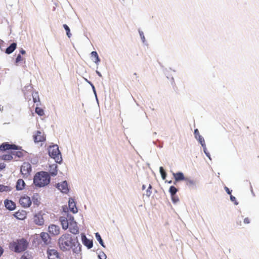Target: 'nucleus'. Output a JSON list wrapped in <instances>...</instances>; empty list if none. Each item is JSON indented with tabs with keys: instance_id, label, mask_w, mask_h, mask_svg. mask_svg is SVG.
Returning <instances> with one entry per match:
<instances>
[{
	"instance_id": "1",
	"label": "nucleus",
	"mask_w": 259,
	"mask_h": 259,
	"mask_svg": "<svg viewBox=\"0 0 259 259\" xmlns=\"http://www.w3.org/2000/svg\"><path fill=\"white\" fill-rule=\"evenodd\" d=\"M79 244L77 237L68 233L62 234L58 239V245L63 251H69L74 249Z\"/></svg>"
},
{
	"instance_id": "2",
	"label": "nucleus",
	"mask_w": 259,
	"mask_h": 259,
	"mask_svg": "<svg viewBox=\"0 0 259 259\" xmlns=\"http://www.w3.org/2000/svg\"><path fill=\"white\" fill-rule=\"evenodd\" d=\"M50 182V177L47 172H38L34 177L33 183L37 187H44L49 184Z\"/></svg>"
},
{
	"instance_id": "3",
	"label": "nucleus",
	"mask_w": 259,
	"mask_h": 259,
	"mask_svg": "<svg viewBox=\"0 0 259 259\" xmlns=\"http://www.w3.org/2000/svg\"><path fill=\"white\" fill-rule=\"evenodd\" d=\"M28 244V242L25 239L21 238L11 242L10 248L16 252H21L27 249Z\"/></svg>"
},
{
	"instance_id": "4",
	"label": "nucleus",
	"mask_w": 259,
	"mask_h": 259,
	"mask_svg": "<svg viewBox=\"0 0 259 259\" xmlns=\"http://www.w3.org/2000/svg\"><path fill=\"white\" fill-rule=\"evenodd\" d=\"M49 154L56 162L60 163L62 161L61 154L57 145L50 146L48 148Z\"/></svg>"
},
{
	"instance_id": "5",
	"label": "nucleus",
	"mask_w": 259,
	"mask_h": 259,
	"mask_svg": "<svg viewBox=\"0 0 259 259\" xmlns=\"http://www.w3.org/2000/svg\"><path fill=\"white\" fill-rule=\"evenodd\" d=\"M32 171V167L29 162H25L21 166L20 172L23 177L27 178L30 175Z\"/></svg>"
},
{
	"instance_id": "6",
	"label": "nucleus",
	"mask_w": 259,
	"mask_h": 259,
	"mask_svg": "<svg viewBox=\"0 0 259 259\" xmlns=\"http://www.w3.org/2000/svg\"><path fill=\"white\" fill-rule=\"evenodd\" d=\"M69 225L68 228L70 232L73 234H77L79 233V228L76 222L74 220L72 216H69Z\"/></svg>"
},
{
	"instance_id": "7",
	"label": "nucleus",
	"mask_w": 259,
	"mask_h": 259,
	"mask_svg": "<svg viewBox=\"0 0 259 259\" xmlns=\"http://www.w3.org/2000/svg\"><path fill=\"white\" fill-rule=\"evenodd\" d=\"M46 254L48 259H61L60 253L55 249L48 248Z\"/></svg>"
},
{
	"instance_id": "8",
	"label": "nucleus",
	"mask_w": 259,
	"mask_h": 259,
	"mask_svg": "<svg viewBox=\"0 0 259 259\" xmlns=\"http://www.w3.org/2000/svg\"><path fill=\"white\" fill-rule=\"evenodd\" d=\"M19 203L22 207L28 208L30 206L32 201L30 198L26 195L22 196L19 199Z\"/></svg>"
},
{
	"instance_id": "9",
	"label": "nucleus",
	"mask_w": 259,
	"mask_h": 259,
	"mask_svg": "<svg viewBox=\"0 0 259 259\" xmlns=\"http://www.w3.org/2000/svg\"><path fill=\"white\" fill-rule=\"evenodd\" d=\"M33 138L35 143L42 142L46 141V136L44 132L36 131L33 135Z\"/></svg>"
},
{
	"instance_id": "10",
	"label": "nucleus",
	"mask_w": 259,
	"mask_h": 259,
	"mask_svg": "<svg viewBox=\"0 0 259 259\" xmlns=\"http://www.w3.org/2000/svg\"><path fill=\"white\" fill-rule=\"evenodd\" d=\"M18 149V146L14 144H10L8 142L3 143L0 146L1 151H6L8 150Z\"/></svg>"
},
{
	"instance_id": "11",
	"label": "nucleus",
	"mask_w": 259,
	"mask_h": 259,
	"mask_svg": "<svg viewBox=\"0 0 259 259\" xmlns=\"http://www.w3.org/2000/svg\"><path fill=\"white\" fill-rule=\"evenodd\" d=\"M57 188L62 193L66 194L69 192L68 184L66 181L58 183L57 185Z\"/></svg>"
},
{
	"instance_id": "12",
	"label": "nucleus",
	"mask_w": 259,
	"mask_h": 259,
	"mask_svg": "<svg viewBox=\"0 0 259 259\" xmlns=\"http://www.w3.org/2000/svg\"><path fill=\"white\" fill-rule=\"evenodd\" d=\"M4 204L6 208L9 210H14L16 208V204L11 200L6 199L4 201Z\"/></svg>"
},
{
	"instance_id": "13",
	"label": "nucleus",
	"mask_w": 259,
	"mask_h": 259,
	"mask_svg": "<svg viewBox=\"0 0 259 259\" xmlns=\"http://www.w3.org/2000/svg\"><path fill=\"white\" fill-rule=\"evenodd\" d=\"M13 215L18 220H24L26 218L27 212L24 210H18Z\"/></svg>"
},
{
	"instance_id": "14",
	"label": "nucleus",
	"mask_w": 259,
	"mask_h": 259,
	"mask_svg": "<svg viewBox=\"0 0 259 259\" xmlns=\"http://www.w3.org/2000/svg\"><path fill=\"white\" fill-rule=\"evenodd\" d=\"M33 221L36 225H42L44 223L42 215L40 213L35 214L33 218Z\"/></svg>"
},
{
	"instance_id": "15",
	"label": "nucleus",
	"mask_w": 259,
	"mask_h": 259,
	"mask_svg": "<svg viewBox=\"0 0 259 259\" xmlns=\"http://www.w3.org/2000/svg\"><path fill=\"white\" fill-rule=\"evenodd\" d=\"M49 232L52 235H58L60 233V228L55 225H51L49 227Z\"/></svg>"
},
{
	"instance_id": "16",
	"label": "nucleus",
	"mask_w": 259,
	"mask_h": 259,
	"mask_svg": "<svg viewBox=\"0 0 259 259\" xmlns=\"http://www.w3.org/2000/svg\"><path fill=\"white\" fill-rule=\"evenodd\" d=\"M69 216L70 215H67V218H65V217H60V221L61 222L62 228L64 230H66L69 227V221H70Z\"/></svg>"
},
{
	"instance_id": "17",
	"label": "nucleus",
	"mask_w": 259,
	"mask_h": 259,
	"mask_svg": "<svg viewBox=\"0 0 259 259\" xmlns=\"http://www.w3.org/2000/svg\"><path fill=\"white\" fill-rule=\"evenodd\" d=\"M81 236L82 243L89 249L91 248L93 245V241L88 239L84 234H81Z\"/></svg>"
},
{
	"instance_id": "18",
	"label": "nucleus",
	"mask_w": 259,
	"mask_h": 259,
	"mask_svg": "<svg viewBox=\"0 0 259 259\" xmlns=\"http://www.w3.org/2000/svg\"><path fill=\"white\" fill-rule=\"evenodd\" d=\"M13 150L15 151L12 152V154L13 155L18 158H21L24 156L25 151L21 149L20 147H18V149H14Z\"/></svg>"
},
{
	"instance_id": "19",
	"label": "nucleus",
	"mask_w": 259,
	"mask_h": 259,
	"mask_svg": "<svg viewBox=\"0 0 259 259\" xmlns=\"http://www.w3.org/2000/svg\"><path fill=\"white\" fill-rule=\"evenodd\" d=\"M69 208L73 213H76L77 211V208L76 207L75 203L73 199H69L68 201Z\"/></svg>"
},
{
	"instance_id": "20",
	"label": "nucleus",
	"mask_w": 259,
	"mask_h": 259,
	"mask_svg": "<svg viewBox=\"0 0 259 259\" xmlns=\"http://www.w3.org/2000/svg\"><path fill=\"white\" fill-rule=\"evenodd\" d=\"M40 237L42 240L44 241V243L46 244H48L50 242V237L49 235L46 232H42L40 234Z\"/></svg>"
},
{
	"instance_id": "21",
	"label": "nucleus",
	"mask_w": 259,
	"mask_h": 259,
	"mask_svg": "<svg viewBox=\"0 0 259 259\" xmlns=\"http://www.w3.org/2000/svg\"><path fill=\"white\" fill-rule=\"evenodd\" d=\"M25 186V183L24 181L21 179H18L16 183V189L17 190H22L24 189Z\"/></svg>"
},
{
	"instance_id": "22",
	"label": "nucleus",
	"mask_w": 259,
	"mask_h": 259,
	"mask_svg": "<svg viewBox=\"0 0 259 259\" xmlns=\"http://www.w3.org/2000/svg\"><path fill=\"white\" fill-rule=\"evenodd\" d=\"M172 175L176 182L185 180L184 176L181 172L173 173Z\"/></svg>"
},
{
	"instance_id": "23",
	"label": "nucleus",
	"mask_w": 259,
	"mask_h": 259,
	"mask_svg": "<svg viewBox=\"0 0 259 259\" xmlns=\"http://www.w3.org/2000/svg\"><path fill=\"white\" fill-rule=\"evenodd\" d=\"M17 44L15 42L12 43L8 48L6 49V53L8 54L12 53L16 48Z\"/></svg>"
},
{
	"instance_id": "24",
	"label": "nucleus",
	"mask_w": 259,
	"mask_h": 259,
	"mask_svg": "<svg viewBox=\"0 0 259 259\" xmlns=\"http://www.w3.org/2000/svg\"><path fill=\"white\" fill-rule=\"evenodd\" d=\"M91 54L92 57L93 58V59L95 63H98L100 61V60L99 58V56H98V53H97V52L93 51Z\"/></svg>"
},
{
	"instance_id": "25",
	"label": "nucleus",
	"mask_w": 259,
	"mask_h": 259,
	"mask_svg": "<svg viewBox=\"0 0 259 259\" xmlns=\"http://www.w3.org/2000/svg\"><path fill=\"white\" fill-rule=\"evenodd\" d=\"M12 190L11 187L9 186H5L3 185H0V192H8Z\"/></svg>"
},
{
	"instance_id": "26",
	"label": "nucleus",
	"mask_w": 259,
	"mask_h": 259,
	"mask_svg": "<svg viewBox=\"0 0 259 259\" xmlns=\"http://www.w3.org/2000/svg\"><path fill=\"white\" fill-rule=\"evenodd\" d=\"M51 169H52V170H50V174L54 176H56L57 174V165L56 164H53L50 166Z\"/></svg>"
},
{
	"instance_id": "27",
	"label": "nucleus",
	"mask_w": 259,
	"mask_h": 259,
	"mask_svg": "<svg viewBox=\"0 0 259 259\" xmlns=\"http://www.w3.org/2000/svg\"><path fill=\"white\" fill-rule=\"evenodd\" d=\"M2 159L5 161H11L13 159V156L11 154H4L2 156Z\"/></svg>"
},
{
	"instance_id": "28",
	"label": "nucleus",
	"mask_w": 259,
	"mask_h": 259,
	"mask_svg": "<svg viewBox=\"0 0 259 259\" xmlns=\"http://www.w3.org/2000/svg\"><path fill=\"white\" fill-rule=\"evenodd\" d=\"M32 96L33 98V101L34 103L40 102V99L38 96V94L37 92L33 93L32 94Z\"/></svg>"
},
{
	"instance_id": "29",
	"label": "nucleus",
	"mask_w": 259,
	"mask_h": 259,
	"mask_svg": "<svg viewBox=\"0 0 259 259\" xmlns=\"http://www.w3.org/2000/svg\"><path fill=\"white\" fill-rule=\"evenodd\" d=\"M35 112L39 116H43L45 114L44 110L38 107H36L35 109Z\"/></svg>"
},
{
	"instance_id": "30",
	"label": "nucleus",
	"mask_w": 259,
	"mask_h": 259,
	"mask_svg": "<svg viewBox=\"0 0 259 259\" xmlns=\"http://www.w3.org/2000/svg\"><path fill=\"white\" fill-rule=\"evenodd\" d=\"M178 191V189L174 186H170L169 189V192L171 195V196H173L176 195Z\"/></svg>"
},
{
	"instance_id": "31",
	"label": "nucleus",
	"mask_w": 259,
	"mask_h": 259,
	"mask_svg": "<svg viewBox=\"0 0 259 259\" xmlns=\"http://www.w3.org/2000/svg\"><path fill=\"white\" fill-rule=\"evenodd\" d=\"M96 238L97 239V240L99 242L100 244L103 247H105L104 242L103 241V240L102 239V238L100 236V235L98 233H96L95 234Z\"/></svg>"
},
{
	"instance_id": "32",
	"label": "nucleus",
	"mask_w": 259,
	"mask_h": 259,
	"mask_svg": "<svg viewBox=\"0 0 259 259\" xmlns=\"http://www.w3.org/2000/svg\"><path fill=\"white\" fill-rule=\"evenodd\" d=\"M195 184V181L193 180H186V185L189 187L194 186Z\"/></svg>"
},
{
	"instance_id": "33",
	"label": "nucleus",
	"mask_w": 259,
	"mask_h": 259,
	"mask_svg": "<svg viewBox=\"0 0 259 259\" xmlns=\"http://www.w3.org/2000/svg\"><path fill=\"white\" fill-rule=\"evenodd\" d=\"M63 26L66 31V34L68 36V37H70L71 34L70 33V30L69 27L66 24H64Z\"/></svg>"
},
{
	"instance_id": "34",
	"label": "nucleus",
	"mask_w": 259,
	"mask_h": 259,
	"mask_svg": "<svg viewBox=\"0 0 259 259\" xmlns=\"http://www.w3.org/2000/svg\"><path fill=\"white\" fill-rule=\"evenodd\" d=\"M159 170H160V172L161 175V177H162V179H163V180L165 179L166 176V174L165 171H164L163 168L162 167H160Z\"/></svg>"
},
{
	"instance_id": "35",
	"label": "nucleus",
	"mask_w": 259,
	"mask_h": 259,
	"mask_svg": "<svg viewBox=\"0 0 259 259\" xmlns=\"http://www.w3.org/2000/svg\"><path fill=\"white\" fill-rule=\"evenodd\" d=\"M197 139L199 140V142L203 147L205 146V141L201 135H199V137H198Z\"/></svg>"
},
{
	"instance_id": "36",
	"label": "nucleus",
	"mask_w": 259,
	"mask_h": 259,
	"mask_svg": "<svg viewBox=\"0 0 259 259\" xmlns=\"http://www.w3.org/2000/svg\"><path fill=\"white\" fill-rule=\"evenodd\" d=\"M32 200L34 204H35L36 205H38L40 203L39 200L38 199V198H35V195H34L32 197Z\"/></svg>"
},
{
	"instance_id": "37",
	"label": "nucleus",
	"mask_w": 259,
	"mask_h": 259,
	"mask_svg": "<svg viewBox=\"0 0 259 259\" xmlns=\"http://www.w3.org/2000/svg\"><path fill=\"white\" fill-rule=\"evenodd\" d=\"M151 188H152L151 185L150 184L147 190H146V195L148 197H149L152 193V192L151 191Z\"/></svg>"
},
{
	"instance_id": "38",
	"label": "nucleus",
	"mask_w": 259,
	"mask_h": 259,
	"mask_svg": "<svg viewBox=\"0 0 259 259\" xmlns=\"http://www.w3.org/2000/svg\"><path fill=\"white\" fill-rule=\"evenodd\" d=\"M23 60V58L21 57V56L19 54L16 59V63H18L22 61Z\"/></svg>"
},
{
	"instance_id": "39",
	"label": "nucleus",
	"mask_w": 259,
	"mask_h": 259,
	"mask_svg": "<svg viewBox=\"0 0 259 259\" xmlns=\"http://www.w3.org/2000/svg\"><path fill=\"white\" fill-rule=\"evenodd\" d=\"M98 257L100 259H106V255L104 252H102V253L98 255Z\"/></svg>"
},
{
	"instance_id": "40",
	"label": "nucleus",
	"mask_w": 259,
	"mask_h": 259,
	"mask_svg": "<svg viewBox=\"0 0 259 259\" xmlns=\"http://www.w3.org/2000/svg\"><path fill=\"white\" fill-rule=\"evenodd\" d=\"M172 200L174 202L176 203L179 201V198L175 195L171 196Z\"/></svg>"
},
{
	"instance_id": "41",
	"label": "nucleus",
	"mask_w": 259,
	"mask_h": 259,
	"mask_svg": "<svg viewBox=\"0 0 259 259\" xmlns=\"http://www.w3.org/2000/svg\"><path fill=\"white\" fill-rule=\"evenodd\" d=\"M194 135L195 136L196 138L197 139L198 137H199V135H200L198 129H195L194 130Z\"/></svg>"
},
{
	"instance_id": "42",
	"label": "nucleus",
	"mask_w": 259,
	"mask_h": 259,
	"mask_svg": "<svg viewBox=\"0 0 259 259\" xmlns=\"http://www.w3.org/2000/svg\"><path fill=\"white\" fill-rule=\"evenodd\" d=\"M230 199L232 201L234 202L235 204H238V203L236 202V198L232 196H230Z\"/></svg>"
},
{
	"instance_id": "43",
	"label": "nucleus",
	"mask_w": 259,
	"mask_h": 259,
	"mask_svg": "<svg viewBox=\"0 0 259 259\" xmlns=\"http://www.w3.org/2000/svg\"><path fill=\"white\" fill-rule=\"evenodd\" d=\"M6 167V164L4 163H0V171L3 170Z\"/></svg>"
},
{
	"instance_id": "44",
	"label": "nucleus",
	"mask_w": 259,
	"mask_h": 259,
	"mask_svg": "<svg viewBox=\"0 0 259 259\" xmlns=\"http://www.w3.org/2000/svg\"><path fill=\"white\" fill-rule=\"evenodd\" d=\"M244 223L246 224H249L250 223V219L248 218H245L244 219Z\"/></svg>"
},
{
	"instance_id": "45",
	"label": "nucleus",
	"mask_w": 259,
	"mask_h": 259,
	"mask_svg": "<svg viewBox=\"0 0 259 259\" xmlns=\"http://www.w3.org/2000/svg\"><path fill=\"white\" fill-rule=\"evenodd\" d=\"M225 190H226V192H227L228 194H231V191L229 190V189L228 187H225Z\"/></svg>"
},
{
	"instance_id": "46",
	"label": "nucleus",
	"mask_w": 259,
	"mask_h": 259,
	"mask_svg": "<svg viewBox=\"0 0 259 259\" xmlns=\"http://www.w3.org/2000/svg\"><path fill=\"white\" fill-rule=\"evenodd\" d=\"M21 259H29V258H28L27 257V255L25 254H24L21 256Z\"/></svg>"
},
{
	"instance_id": "47",
	"label": "nucleus",
	"mask_w": 259,
	"mask_h": 259,
	"mask_svg": "<svg viewBox=\"0 0 259 259\" xmlns=\"http://www.w3.org/2000/svg\"><path fill=\"white\" fill-rule=\"evenodd\" d=\"M140 36L141 37V38L143 39V41H144L145 37H144V36L143 35V32L140 33Z\"/></svg>"
},
{
	"instance_id": "48",
	"label": "nucleus",
	"mask_w": 259,
	"mask_h": 259,
	"mask_svg": "<svg viewBox=\"0 0 259 259\" xmlns=\"http://www.w3.org/2000/svg\"><path fill=\"white\" fill-rule=\"evenodd\" d=\"M4 251L3 248L0 246V256L2 255Z\"/></svg>"
},
{
	"instance_id": "49",
	"label": "nucleus",
	"mask_w": 259,
	"mask_h": 259,
	"mask_svg": "<svg viewBox=\"0 0 259 259\" xmlns=\"http://www.w3.org/2000/svg\"><path fill=\"white\" fill-rule=\"evenodd\" d=\"M25 53H26V52H25V50H23V49H22V50L20 51V53H21V54H22V55L25 54Z\"/></svg>"
},
{
	"instance_id": "50",
	"label": "nucleus",
	"mask_w": 259,
	"mask_h": 259,
	"mask_svg": "<svg viewBox=\"0 0 259 259\" xmlns=\"http://www.w3.org/2000/svg\"><path fill=\"white\" fill-rule=\"evenodd\" d=\"M145 189H146V186H145V185H143L142 186V190H145Z\"/></svg>"
},
{
	"instance_id": "51",
	"label": "nucleus",
	"mask_w": 259,
	"mask_h": 259,
	"mask_svg": "<svg viewBox=\"0 0 259 259\" xmlns=\"http://www.w3.org/2000/svg\"><path fill=\"white\" fill-rule=\"evenodd\" d=\"M97 73H98V74L100 76H101V73H100L99 71H97Z\"/></svg>"
},
{
	"instance_id": "52",
	"label": "nucleus",
	"mask_w": 259,
	"mask_h": 259,
	"mask_svg": "<svg viewBox=\"0 0 259 259\" xmlns=\"http://www.w3.org/2000/svg\"><path fill=\"white\" fill-rule=\"evenodd\" d=\"M91 85L93 86V88H94V86H93V84H91Z\"/></svg>"
},
{
	"instance_id": "53",
	"label": "nucleus",
	"mask_w": 259,
	"mask_h": 259,
	"mask_svg": "<svg viewBox=\"0 0 259 259\" xmlns=\"http://www.w3.org/2000/svg\"><path fill=\"white\" fill-rule=\"evenodd\" d=\"M91 85L93 86V88H94V86H93V84H91Z\"/></svg>"
},
{
	"instance_id": "54",
	"label": "nucleus",
	"mask_w": 259,
	"mask_h": 259,
	"mask_svg": "<svg viewBox=\"0 0 259 259\" xmlns=\"http://www.w3.org/2000/svg\"><path fill=\"white\" fill-rule=\"evenodd\" d=\"M91 85L93 86V88H94V86H93V84H91Z\"/></svg>"
},
{
	"instance_id": "55",
	"label": "nucleus",
	"mask_w": 259,
	"mask_h": 259,
	"mask_svg": "<svg viewBox=\"0 0 259 259\" xmlns=\"http://www.w3.org/2000/svg\"><path fill=\"white\" fill-rule=\"evenodd\" d=\"M2 205V203L0 202V206H1Z\"/></svg>"
}]
</instances>
